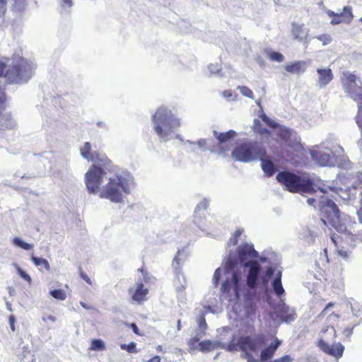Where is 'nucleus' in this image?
Wrapping results in <instances>:
<instances>
[{
  "mask_svg": "<svg viewBox=\"0 0 362 362\" xmlns=\"http://www.w3.org/2000/svg\"><path fill=\"white\" fill-rule=\"evenodd\" d=\"M49 293L54 298L57 300H64L66 298V293L62 289H54L50 291Z\"/></svg>",
  "mask_w": 362,
  "mask_h": 362,
  "instance_id": "obj_36",
  "label": "nucleus"
},
{
  "mask_svg": "<svg viewBox=\"0 0 362 362\" xmlns=\"http://www.w3.org/2000/svg\"><path fill=\"white\" fill-rule=\"evenodd\" d=\"M179 255L180 252H178L177 255L175 256L172 262V266L173 267L174 272H177V279L180 278V274L181 272V263Z\"/></svg>",
  "mask_w": 362,
  "mask_h": 362,
  "instance_id": "obj_35",
  "label": "nucleus"
},
{
  "mask_svg": "<svg viewBox=\"0 0 362 362\" xmlns=\"http://www.w3.org/2000/svg\"><path fill=\"white\" fill-rule=\"evenodd\" d=\"M122 350L127 351L129 354H136L139 351L136 349V344L135 342H130L128 344H122L120 346Z\"/></svg>",
  "mask_w": 362,
  "mask_h": 362,
  "instance_id": "obj_39",
  "label": "nucleus"
},
{
  "mask_svg": "<svg viewBox=\"0 0 362 362\" xmlns=\"http://www.w3.org/2000/svg\"><path fill=\"white\" fill-rule=\"evenodd\" d=\"M311 156L313 159L321 166H327L332 163V156L321 151H313Z\"/></svg>",
  "mask_w": 362,
  "mask_h": 362,
  "instance_id": "obj_19",
  "label": "nucleus"
},
{
  "mask_svg": "<svg viewBox=\"0 0 362 362\" xmlns=\"http://www.w3.org/2000/svg\"><path fill=\"white\" fill-rule=\"evenodd\" d=\"M321 221L325 226H331L337 233H332L331 240L339 255L346 258L349 251L354 247L356 240L355 227L357 223L350 216H341L340 211L332 199H327L320 206Z\"/></svg>",
  "mask_w": 362,
  "mask_h": 362,
  "instance_id": "obj_1",
  "label": "nucleus"
},
{
  "mask_svg": "<svg viewBox=\"0 0 362 362\" xmlns=\"http://www.w3.org/2000/svg\"><path fill=\"white\" fill-rule=\"evenodd\" d=\"M272 287L275 294L279 298H281L285 294V291L281 283V273L280 272L276 275V277L272 282Z\"/></svg>",
  "mask_w": 362,
  "mask_h": 362,
  "instance_id": "obj_25",
  "label": "nucleus"
},
{
  "mask_svg": "<svg viewBox=\"0 0 362 362\" xmlns=\"http://www.w3.org/2000/svg\"><path fill=\"white\" fill-rule=\"evenodd\" d=\"M221 277V268H218L215 270L214 276H213V281L215 286H217L219 284L220 279Z\"/></svg>",
  "mask_w": 362,
  "mask_h": 362,
  "instance_id": "obj_44",
  "label": "nucleus"
},
{
  "mask_svg": "<svg viewBox=\"0 0 362 362\" xmlns=\"http://www.w3.org/2000/svg\"><path fill=\"white\" fill-rule=\"evenodd\" d=\"M274 269L272 267H268L265 270L264 274L261 277V282L263 286H267L269 284V279L273 276Z\"/></svg>",
  "mask_w": 362,
  "mask_h": 362,
  "instance_id": "obj_29",
  "label": "nucleus"
},
{
  "mask_svg": "<svg viewBox=\"0 0 362 362\" xmlns=\"http://www.w3.org/2000/svg\"><path fill=\"white\" fill-rule=\"evenodd\" d=\"M240 280V275L239 272H235L232 274L231 279H227L222 284L221 291L224 293H230L231 289H233L234 293L238 296L240 291L239 282Z\"/></svg>",
  "mask_w": 362,
  "mask_h": 362,
  "instance_id": "obj_15",
  "label": "nucleus"
},
{
  "mask_svg": "<svg viewBox=\"0 0 362 362\" xmlns=\"http://www.w3.org/2000/svg\"><path fill=\"white\" fill-rule=\"evenodd\" d=\"M154 130L160 138H165L175 129L180 127V120L175 117L172 112L165 108L159 107L153 116Z\"/></svg>",
  "mask_w": 362,
  "mask_h": 362,
  "instance_id": "obj_4",
  "label": "nucleus"
},
{
  "mask_svg": "<svg viewBox=\"0 0 362 362\" xmlns=\"http://www.w3.org/2000/svg\"><path fill=\"white\" fill-rule=\"evenodd\" d=\"M181 327H182V326H181V320H178L177 322V330H180Z\"/></svg>",
  "mask_w": 362,
  "mask_h": 362,
  "instance_id": "obj_62",
  "label": "nucleus"
},
{
  "mask_svg": "<svg viewBox=\"0 0 362 362\" xmlns=\"http://www.w3.org/2000/svg\"><path fill=\"white\" fill-rule=\"evenodd\" d=\"M146 362H160V358L158 356H155L148 360Z\"/></svg>",
  "mask_w": 362,
  "mask_h": 362,
  "instance_id": "obj_58",
  "label": "nucleus"
},
{
  "mask_svg": "<svg viewBox=\"0 0 362 362\" xmlns=\"http://www.w3.org/2000/svg\"><path fill=\"white\" fill-rule=\"evenodd\" d=\"M80 304H81V305L83 308H86V309H89V307H88V306H87V305H86L85 303H83V302H81V303H80Z\"/></svg>",
  "mask_w": 362,
  "mask_h": 362,
  "instance_id": "obj_63",
  "label": "nucleus"
},
{
  "mask_svg": "<svg viewBox=\"0 0 362 362\" xmlns=\"http://www.w3.org/2000/svg\"><path fill=\"white\" fill-rule=\"evenodd\" d=\"M239 262L238 257L229 255L224 266L226 273L228 274L231 272H233V273L235 272V270L238 268Z\"/></svg>",
  "mask_w": 362,
  "mask_h": 362,
  "instance_id": "obj_26",
  "label": "nucleus"
},
{
  "mask_svg": "<svg viewBox=\"0 0 362 362\" xmlns=\"http://www.w3.org/2000/svg\"><path fill=\"white\" fill-rule=\"evenodd\" d=\"M156 349L158 352H160V353L165 352L162 345H158Z\"/></svg>",
  "mask_w": 362,
  "mask_h": 362,
  "instance_id": "obj_59",
  "label": "nucleus"
},
{
  "mask_svg": "<svg viewBox=\"0 0 362 362\" xmlns=\"http://www.w3.org/2000/svg\"><path fill=\"white\" fill-rule=\"evenodd\" d=\"M199 326L200 328L206 329L207 325L205 320L204 314L202 313V315L199 318Z\"/></svg>",
  "mask_w": 362,
  "mask_h": 362,
  "instance_id": "obj_51",
  "label": "nucleus"
},
{
  "mask_svg": "<svg viewBox=\"0 0 362 362\" xmlns=\"http://www.w3.org/2000/svg\"><path fill=\"white\" fill-rule=\"evenodd\" d=\"M358 214H359V217H360V219H361V222L362 223V199L361 201V207H360V209L358 211Z\"/></svg>",
  "mask_w": 362,
  "mask_h": 362,
  "instance_id": "obj_60",
  "label": "nucleus"
},
{
  "mask_svg": "<svg viewBox=\"0 0 362 362\" xmlns=\"http://www.w3.org/2000/svg\"><path fill=\"white\" fill-rule=\"evenodd\" d=\"M244 267H248L247 276V285L250 288H255L258 285V277L261 271V266L256 260L249 261L243 264Z\"/></svg>",
  "mask_w": 362,
  "mask_h": 362,
  "instance_id": "obj_11",
  "label": "nucleus"
},
{
  "mask_svg": "<svg viewBox=\"0 0 362 362\" xmlns=\"http://www.w3.org/2000/svg\"><path fill=\"white\" fill-rule=\"evenodd\" d=\"M356 76L353 74H347L343 80V86L350 97L356 102L362 101V85L356 83Z\"/></svg>",
  "mask_w": 362,
  "mask_h": 362,
  "instance_id": "obj_9",
  "label": "nucleus"
},
{
  "mask_svg": "<svg viewBox=\"0 0 362 362\" xmlns=\"http://www.w3.org/2000/svg\"><path fill=\"white\" fill-rule=\"evenodd\" d=\"M356 325H352L351 327H346L344 329L343 331V335L344 336L345 338L346 339H349L351 337V336L353 334V330L355 327Z\"/></svg>",
  "mask_w": 362,
  "mask_h": 362,
  "instance_id": "obj_46",
  "label": "nucleus"
},
{
  "mask_svg": "<svg viewBox=\"0 0 362 362\" xmlns=\"http://www.w3.org/2000/svg\"><path fill=\"white\" fill-rule=\"evenodd\" d=\"M72 5V0H61V6L62 8H70Z\"/></svg>",
  "mask_w": 362,
  "mask_h": 362,
  "instance_id": "obj_53",
  "label": "nucleus"
},
{
  "mask_svg": "<svg viewBox=\"0 0 362 362\" xmlns=\"http://www.w3.org/2000/svg\"><path fill=\"white\" fill-rule=\"evenodd\" d=\"M255 131L260 135H269L271 132L262 127V124L258 119H255L254 122Z\"/></svg>",
  "mask_w": 362,
  "mask_h": 362,
  "instance_id": "obj_33",
  "label": "nucleus"
},
{
  "mask_svg": "<svg viewBox=\"0 0 362 362\" xmlns=\"http://www.w3.org/2000/svg\"><path fill=\"white\" fill-rule=\"evenodd\" d=\"M237 253L240 262L243 264L247 262L250 258L257 257L258 255L257 252L254 249L253 246L247 243L239 245L237 247Z\"/></svg>",
  "mask_w": 362,
  "mask_h": 362,
  "instance_id": "obj_16",
  "label": "nucleus"
},
{
  "mask_svg": "<svg viewBox=\"0 0 362 362\" xmlns=\"http://www.w3.org/2000/svg\"><path fill=\"white\" fill-rule=\"evenodd\" d=\"M330 197L334 199L335 201H338V196H339V192L338 191H335L333 188H330Z\"/></svg>",
  "mask_w": 362,
  "mask_h": 362,
  "instance_id": "obj_56",
  "label": "nucleus"
},
{
  "mask_svg": "<svg viewBox=\"0 0 362 362\" xmlns=\"http://www.w3.org/2000/svg\"><path fill=\"white\" fill-rule=\"evenodd\" d=\"M243 229H237L235 233L233 234V235L230 237L228 241L229 246L230 245H236L238 243L239 238L243 234Z\"/></svg>",
  "mask_w": 362,
  "mask_h": 362,
  "instance_id": "obj_37",
  "label": "nucleus"
},
{
  "mask_svg": "<svg viewBox=\"0 0 362 362\" xmlns=\"http://www.w3.org/2000/svg\"><path fill=\"white\" fill-rule=\"evenodd\" d=\"M281 344V341L279 340L278 338H275L273 342H272L269 346L264 348L260 354V360L261 361H267L268 360H270L273 358L274 356L277 349L280 346Z\"/></svg>",
  "mask_w": 362,
  "mask_h": 362,
  "instance_id": "obj_17",
  "label": "nucleus"
},
{
  "mask_svg": "<svg viewBox=\"0 0 362 362\" xmlns=\"http://www.w3.org/2000/svg\"><path fill=\"white\" fill-rule=\"evenodd\" d=\"M340 13L343 19H344V23H350L354 18L352 8L351 6H344L343 8V12Z\"/></svg>",
  "mask_w": 362,
  "mask_h": 362,
  "instance_id": "obj_30",
  "label": "nucleus"
},
{
  "mask_svg": "<svg viewBox=\"0 0 362 362\" xmlns=\"http://www.w3.org/2000/svg\"><path fill=\"white\" fill-rule=\"evenodd\" d=\"M13 243L14 245H16L25 250H30L33 249V245L25 243L19 238H15L13 240Z\"/></svg>",
  "mask_w": 362,
  "mask_h": 362,
  "instance_id": "obj_38",
  "label": "nucleus"
},
{
  "mask_svg": "<svg viewBox=\"0 0 362 362\" xmlns=\"http://www.w3.org/2000/svg\"><path fill=\"white\" fill-rule=\"evenodd\" d=\"M257 159L261 161V167L264 173L267 177H272L275 173L276 169L269 157L266 154L264 156H259Z\"/></svg>",
  "mask_w": 362,
  "mask_h": 362,
  "instance_id": "obj_18",
  "label": "nucleus"
},
{
  "mask_svg": "<svg viewBox=\"0 0 362 362\" xmlns=\"http://www.w3.org/2000/svg\"><path fill=\"white\" fill-rule=\"evenodd\" d=\"M211 345L210 341H202L199 343V349L205 350L208 349V346Z\"/></svg>",
  "mask_w": 362,
  "mask_h": 362,
  "instance_id": "obj_57",
  "label": "nucleus"
},
{
  "mask_svg": "<svg viewBox=\"0 0 362 362\" xmlns=\"http://www.w3.org/2000/svg\"><path fill=\"white\" fill-rule=\"evenodd\" d=\"M128 292L131 296L132 301L141 304L147 300L148 288H146L144 284L139 281L136 283L134 287L129 288Z\"/></svg>",
  "mask_w": 362,
  "mask_h": 362,
  "instance_id": "obj_13",
  "label": "nucleus"
},
{
  "mask_svg": "<svg viewBox=\"0 0 362 362\" xmlns=\"http://www.w3.org/2000/svg\"><path fill=\"white\" fill-rule=\"evenodd\" d=\"M91 145L89 142L84 143L83 146L81 148L80 151L81 156L88 160H92L95 163H98L103 166L108 165L110 160L105 156H100L98 153H91Z\"/></svg>",
  "mask_w": 362,
  "mask_h": 362,
  "instance_id": "obj_12",
  "label": "nucleus"
},
{
  "mask_svg": "<svg viewBox=\"0 0 362 362\" xmlns=\"http://www.w3.org/2000/svg\"><path fill=\"white\" fill-rule=\"evenodd\" d=\"M31 260L35 264V265L37 267H44L47 271L50 270V266L48 261L44 258L36 257L35 256H32Z\"/></svg>",
  "mask_w": 362,
  "mask_h": 362,
  "instance_id": "obj_28",
  "label": "nucleus"
},
{
  "mask_svg": "<svg viewBox=\"0 0 362 362\" xmlns=\"http://www.w3.org/2000/svg\"><path fill=\"white\" fill-rule=\"evenodd\" d=\"M30 66L28 62L19 59L8 66L0 61V77H4L8 83H21L30 77Z\"/></svg>",
  "mask_w": 362,
  "mask_h": 362,
  "instance_id": "obj_3",
  "label": "nucleus"
},
{
  "mask_svg": "<svg viewBox=\"0 0 362 362\" xmlns=\"http://www.w3.org/2000/svg\"><path fill=\"white\" fill-rule=\"evenodd\" d=\"M239 344L242 350L255 352L265 344V339L262 334H257L254 337L246 336L239 339Z\"/></svg>",
  "mask_w": 362,
  "mask_h": 362,
  "instance_id": "obj_10",
  "label": "nucleus"
},
{
  "mask_svg": "<svg viewBox=\"0 0 362 362\" xmlns=\"http://www.w3.org/2000/svg\"><path fill=\"white\" fill-rule=\"evenodd\" d=\"M317 72L319 74L318 82L320 86H325L333 78V74L331 69H317Z\"/></svg>",
  "mask_w": 362,
  "mask_h": 362,
  "instance_id": "obj_22",
  "label": "nucleus"
},
{
  "mask_svg": "<svg viewBox=\"0 0 362 362\" xmlns=\"http://www.w3.org/2000/svg\"><path fill=\"white\" fill-rule=\"evenodd\" d=\"M267 150L256 141L247 142L237 146L232 152V156L236 160L250 162L257 159L259 156H266Z\"/></svg>",
  "mask_w": 362,
  "mask_h": 362,
  "instance_id": "obj_7",
  "label": "nucleus"
},
{
  "mask_svg": "<svg viewBox=\"0 0 362 362\" xmlns=\"http://www.w3.org/2000/svg\"><path fill=\"white\" fill-rule=\"evenodd\" d=\"M293 358L289 355H285L281 358L269 361V362H291Z\"/></svg>",
  "mask_w": 362,
  "mask_h": 362,
  "instance_id": "obj_47",
  "label": "nucleus"
},
{
  "mask_svg": "<svg viewBox=\"0 0 362 362\" xmlns=\"http://www.w3.org/2000/svg\"><path fill=\"white\" fill-rule=\"evenodd\" d=\"M334 305V303L330 302V303H327V305L322 310V312L320 313L319 316H320V317L325 316L326 315V313H327V310L329 309L330 308H332Z\"/></svg>",
  "mask_w": 362,
  "mask_h": 362,
  "instance_id": "obj_55",
  "label": "nucleus"
},
{
  "mask_svg": "<svg viewBox=\"0 0 362 362\" xmlns=\"http://www.w3.org/2000/svg\"><path fill=\"white\" fill-rule=\"evenodd\" d=\"M305 62L296 61L285 66V70L291 74H300L305 71Z\"/></svg>",
  "mask_w": 362,
  "mask_h": 362,
  "instance_id": "obj_23",
  "label": "nucleus"
},
{
  "mask_svg": "<svg viewBox=\"0 0 362 362\" xmlns=\"http://www.w3.org/2000/svg\"><path fill=\"white\" fill-rule=\"evenodd\" d=\"M198 144L201 146H204V145H206V141L204 139L199 140L198 141Z\"/></svg>",
  "mask_w": 362,
  "mask_h": 362,
  "instance_id": "obj_61",
  "label": "nucleus"
},
{
  "mask_svg": "<svg viewBox=\"0 0 362 362\" xmlns=\"http://www.w3.org/2000/svg\"><path fill=\"white\" fill-rule=\"evenodd\" d=\"M320 261L322 262V264L329 262L327 248H324L323 252L320 254Z\"/></svg>",
  "mask_w": 362,
  "mask_h": 362,
  "instance_id": "obj_48",
  "label": "nucleus"
},
{
  "mask_svg": "<svg viewBox=\"0 0 362 362\" xmlns=\"http://www.w3.org/2000/svg\"><path fill=\"white\" fill-rule=\"evenodd\" d=\"M262 120L267 124L269 127L273 129H277L279 127V123L274 121L273 119H270L269 117H267L266 115L263 114L261 115Z\"/></svg>",
  "mask_w": 362,
  "mask_h": 362,
  "instance_id": "obj_40",
  "label": "nucleus"
},
{
  "mask_svg": "<svg viewBox=\"0 0 362 362\" xmlns=\"http://www.w3.org/2000/svg\"><path fill=\"white\" fill-rule=\"evenodd\" d=\"M122 192H129L127 181L121 176H116L110 178L109 182L100 192L99 197L117 203L122 200Z\"/></svg>",
  "mask_w": 362,
  "mask_h": 362,
  "instance_id": "obj_6",
  "label": "nucleus"
},
{
  "mask_svg": "<svg viewBox=\"0 0 362 362\" xmlns=\"http://www.w3.org/2000/svg\"><path fill=\"white\" fill-rule=\"evenodd\" d=\"M105 174L104 170L100 167L93 165L90 168L86 174V185L90 193L98 192Z\"/></svg>",
  "mask_w": 362,
  "mask_h": 362,
  "instance_id": "obj_8",
  "label": "nucleus"
},
{
  "mask_svg": "<svg viewBox=\"0 0 362 362\" xmlns=\"http://www.w3.org/2000/svg\"><path fill=\"white\" fill-rule=\"evenodd\" d=\"M175 277L173 279V284L177 292H182L185 291L187 286V281L185 277L182 272H180V278L177 279V272H175Z\"/></svg>",
  "mask_w": 362,
  "mask_h": 362,
  "instance_id": "obj_27",
  "label": "nucleus"
},
{
  "mask_svg": "<svg viewBox=\"0 0 362 362\" xmlns=\"http://www.w3.org/2000/svg\"><path fill=\"white\" fill-rule=\"evenodd\" d=\"M197 344H199V339L197 337H193L188 341V345L192 348H195Z\"/></svg>",
  "mask_w": 362,
  "mask_h": 362,
  "instance_id": "obj_54",
  "label": "nucleus"
},
{
  "mask_svg": "<svg viewBox=\"0 0 362 362\" xmlns=\"http://www.w3.org/2000/svg\"><path fill=\"white\" fill-rule=\"evenodd\" d=\"M279 315L283 321L287 322L294 320L296 317L295 310L293 309H291L285 304H283L279 307Z\"/></svg>",
  "mask_w": 362,
  "mask_h": 362,
  "instance_id": "obj_21",
  "label": "nucleus"
},
{
  "mask_svg": "<svg viewBox=\"0 0 362 362\" xmlns=\"http://www.w3.org/2000/svg\"><path fill=\"white\" fill-rule=\"evenodd\" d=\"M318 346L324 353L337 359L342 356L344 351V346L341 343L329 345L323 339L318 341Z\"/></svg>",
  "mask_w": 362,
  "mask_h": 362,
  "instance_id": "obj_14",
  "label": "nucleus"
},
{
  "mask_svg": "<svg viewBox=\"0 0 362 362\" xmlns=\"http://www.w3.org/2000/svg\"><path fill=\"white\" fill-rule=\"evenodd\" d=\"M291 34L294 40L302 42L307 39L308 32L305 30L304 25L297 23L291 25Z\"/></svg>",
  "mask_w": 362,
  "mask_h": 362,
  "instance_id": "obj_20",
  "label": "nucleus"
},
{
  "mask_svg": "<svg viewBox=\"0 0 362 362\" xmlns=\"http://www.w3.org/2000/svg\"><path fill=\"white\" fill-rule=\"evenodd\" d=\"M269 59L273 62H281L284 61V56L278 52H270L267 54Z\"/></svg>",
  "mask_w": 362,
  "mask_h": 362,
  "instance_id": "obj_41",
  "label": "nucleus"
},
{
  "mask_svg": "<svg viewBox=\"0 0 362 362\" xmlns=\"http://www.w3.org/2000/svg\"><path fill=\"white\" fill-rule=\"evenodd\" d=\"M315 38H316L318 40H320V42H322L323 45H327L329 44L332 40V37L328 34L320 35L315 36Z\"/></svg>",
  "mask_w": 362,
  "mask_h": 362,
  "instance_id": "obj_43",
  "label": "nucleus"
},
{
  "mask_svg": "<svg viewBox=\"0 0 362 362\" xmlns=\"http://www.w3.org/2000/svg\"><path fill=\"white\" fill-rule=\"evenodd\" d=\"M8 322L11 327V329L13 332L15 331V323H16V317L14 315H11L8 317Z\"/></svg>",
  "mask_w": 362,
  "mask_h": 362,
  "instance_id": "obj_52",
  "label": "nucleus"
},
{
  "mask_svg": "<svg viewBox=\"0 0 362 362\" xmlns=\"http://www.w3.org/2000/svg\"><path fill=\"white\" fill-rule=\"evenodd\" d=\"M276 134L281 140L288 143L287 146L289 149L283 151L285 160L296 166L300 164L305 157V151L300 142L291 141V131L288 128L279 125Z\"/></svg>",
  "mask_w": 362,
  "mask_h": 362,
  "instance_id": "obj_5",
  "label": "nucleus"
},
{
  "mask_svg": "<svg viewBox=\"0 0 362 362\" xmlns=\"http://www.w3.org/2000/svg\"><path fill=\"white\" fill-rule=\"evenodd\" d=\"M128 326L132 328V331L134 334H136L138 336H144V334L141 333L138 328L137 325L135 323H131L129 324Z\"/></svg>",
  "mask_w": 362,
  "mask_h": 362,
  "instance_id": "obj_50",
  "label": "nucleus"
},
{
  "mask_svg": "<svg viewBox=\"0 0 362 362\" xmlns=\"http://www.w3.org/2000/svg\"><path fill=\"white\" fill-rule=\"evenodd\" d=\"M89 349L91 351H103L105 349V345L101 339H93Z\"/></svg>",
  "mask_w": 362,
  "mask_h": 362,
  "instance_id": "obj_32",
  "label": "nucleus"
},
{
  "mask_svg": "<svg viewBox=\"0 0 362 362\" xmlns=\"http://www.w3.org/2000/svg\"><path fill=\"white\" fill-rule=\"evenodd\" d=\"M327 14L329 17L332 18L331 20V24L337 25L341 23H344V19H343L341 13H337L332 11H329Z\"/></svg>",
  "mask_w": 362,
  "mask_h": 362,
  "instance_id": "obj_34",
  "label": "nucleus"
},
{
  "mask_svg": "<svg viewBox=\"0 0 362 362\" xmlns=\"http://www.w3.org/2000/svg\"><path fill=\"white\" fill-rule=\"evenodd\" d=\"M276 178L290 192L313 194L315 192L314 182L310 177L284 170L279 172Z\"/></svg>",
  "mask_w": 362,
  "mask_h": 362,
  "instance_id": "obj_2",
  "label": "nucleus"
},
{
  "mask_svg": "<svg viewBox=\"0 0 362 362\" xmlns=\"http://www.w3.org/2000/svg\"><path fill=\"white\" fill-rule=\"evenodd\" d=\"M6 4V0H0V6H4Z\"/></svg>",
  "mask_w": 362,
  "mask_h": 362,
  "instance_id": "obj_64",
  "label": "nucleus"
},
{
  "mask_svg": "<svg viewBox=\"0 0 362 362\" xmlns=\"http://www.w3.org/2000/svg\"><path fill=\"white\" fill-rule=\"evenodd\" d=\"M214 134L218 139L220 145L226 144L237 136V133L234 130H229L226 132L221 133H218L214 131Z\"/></svg>",
  "mask_w": 362,
  "mask_h": 362,
  "instance_id": "obj_24",
  "label": "nucleus"
},
{
  "mask_svg": "<svg viewBox=\"0 0 362 362\" xmlns=\"http://www.w3.org/2000/svg\"><path fill=\"white\" fill-rule=\"evenodd\" d=\"M238 89L243 95L249 98H251V99L254 98L253 92L248 87L242 86H239Z\"/></svg>",
  "mask_w": 362,
  "mask_h": 362,
  "instance_id": "obj_42",
  "label": "nucleus"
},
{
  "mask_svg": "<svg viewBox=\"0 0 362 362\" xmlns=\"http://www.w3.org/2000/svg\"><path fill=\"white\" fill-rule=\"evenodd\" d=\"M322 333L324 334H327L329 335L325 336V339L332 341L334 340L337 337V332L333 326H327L325 329H322Z\"/></svg>",
  "mask_w": 362,
  "mask_h": 362,
  "instance_id": "obj_31",
  "label": "nucleus"
},
{
  "mask_svg": "<svg viewBox=\"0 0 362 362\" xmlns=\"http://www.w3.org/2000/svg\"><path fill=\"white\" fill-rule=\"evenodd\" d=\"M18 273L24 280H25L28 283H31V277L20 267L18 268Z\"/></svg>",
  "mask_w": 362,
  "mask_h": 362,
  "instance_id": "obj_45",
  "label": "nucleus"
},
{
  "mask_svg": "<svg viewBox=\"0 0 362 362\" xmlns=\"http://www.w3.org/2000/svg\"><path fill=\"white\" fill-rule=\"evenodd\" d=\"M79 274L81 279H83L88 284H92L90 278L81 269L79 270Z\"/></svg>",
  "mask_w": 362,
  "mask_h": 362,
  "instance_id": "obj_49",
  "label": "nucleus"
}]
</instances>
